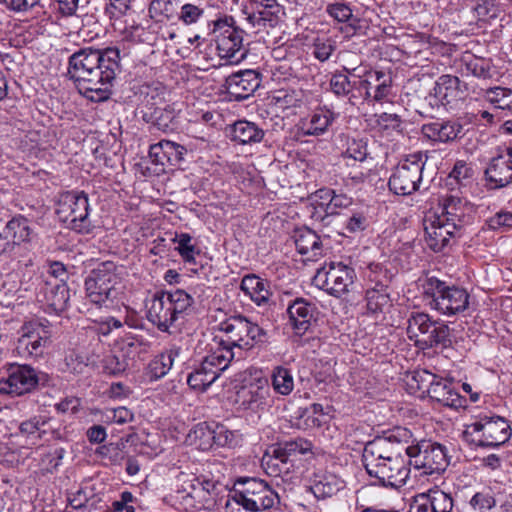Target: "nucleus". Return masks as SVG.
Masks as SVG:
<instances>
[{
  "instance_id": "55",
  "label": "nucleus",
  "mask_w": 512,
  "mask_h": 512,
  "mask_svg": "<svg viewBox=\"0 0 512 512\" xmlns=\"http://www.w3.org/2000/svg\"><path fill=\"white\" fill-rule=\"evenodd\" d=\"M367 309L372 313L383 312L390 306V294L388 291L366 289Z\"/></svg>"
},
{
  "instance_id": "23",
  "label": "nucleus",
  "mask_w": 512,
  "mask_h": 512,
  "mask_svg": "<svg viewBox=\"0 0 512 512\" xmlns=\"http://www.w3.org/2000/svg\"><path fill=\"white\" fill-rule=\"evenodd\" d=\"M249 5L247 20L258 30L276 27L285 14L277 0H249Z\"/></svg>"
},
{
  "instance_id": "14",
  "label": "nucleus",
  "mask_w": 512,
  "mask_h": 512,
  "mask_svg": "<svg viewBox=\"0 0 512 512\" xmlns=\"http://www.w3.org/2000/svg\"><path fill=\"white\" fill-rule=\"evenodd\" d=\"M214 33L218 56L225 60V64H238L246 58L247 49L243 45L242 29L224 19L215 23Z\"/></svg>"
},
{
  "instance_id": "32",
  "label": "nucleus",
  "mask_w": 512,
  "mask_h": 512,
  "mask_svg": "<svg viewBox=\"0 0 512 512\" xmlns=\"http://www.w3.org/2000/svg\"><path fill=\"white\" fill-rule=\"evenodd\" d=\"M186 148L176 142L161 140L150 146L149 157L156 164L176 166L181 163Z\"/></svg>"
},
{
  "instance_id": "29",
  "label": "nucleus",
  "mask_w": 512,
  "mask_h": 512,
  "mask_svg": "<svg viewBox=\"0 0 512 512\" xmlns=\"http://www.w3.org/2000/svg\"><path fill=\"white\" fill-rule=\"evenodd\" d=\"M462 129V125L455 120H436L424 124L421 132L430 141L447 143L456 140Z\"/></svg>"
},
{
  "instance_id": "60",
  "label": "nucleus",
  "mask_w": 512,
  "mask_h": 512,
  "mask_svg": "<svg viewBox=\"0 0 512 512\" xmlns=\"http://www.w3.org/2000/svg\"><path fill=\"white\" fill-rule=\"evenodd\" d=\"M50 306L62 311L67 308L69 302V289L66 285H56L47 296Z\"/></svg>"
},
{
  "instance_id": "34",
  "label": "nucleus",
  "mask_w": 512,
  "mask_h": 512,
  "mask_svg": "<svg viewBox=\"0 0 512 512\" xmlns=\"http://www.w3.org/2000/svg\"><path fill=\"white\" fill-rule=\"evenodd\" d=\"M294 242L297 251L307 255L308 260H316L323 255V243L315 231L309 228L297 229L294 233Z\"/></svg>"
},
{
  "instance_id": "26",
  "label": "nucleus",
  "mask_w": 512,
  "mask_h": 512,
  "mask_svg": "<svg viewBox=\"0 0 512 512\" xmlns=\"http://www.w3.org/2000/svg\"><path fill=\"white\" fill-rule=\"evenodd\" d=\"M259 73L255 70H244L230 75L227 80L228 93L240 101L251 96L260 86Z\"/></svg>"
},
{
  "instance_id": "37",
  "label": "nucleus",
  "mask_w": 512,
  "mask_h": 512,
  "mask_svg": "<svg viewBox=\"0 0 512 512\" xmlns=\"http://www.w3.org/2000/svg\"><path fill=\"white\" fill-rule=\"evenodd\" d=\"M264 135L262 128L247 120L236 121L231 127V140L241 145L260 143Z\"/></svg>"
},
{
  "instance_id": "2",
  "label": "nucleus",
  "mask_w": 512,
  "mask_h": 512,
  "mask_svg": "<svg viewBox=\"0 0 512 512\" xmlns=\"http://www.w3.org/2000/svg\"><path fill=\"white\" fill-rule=\"evenodd\" d=\"M222 336H215L209 345L218 354L227 351L232 360H240L244 353L265 342L266 332L257 323L244 316L230 317L220 323Z\"/></svg>"
},
{
  "instance_id": "21",
  "label": "nucleus",
  "mask_w": 512,
  "mask_h": 512,
  "mask_svg": "<svg viewBox=\"0 0 512 512\" xmlns=\"http://www.w3.org/2000/svg\"><path fill=\"white\" fill-rule=\"evenodd\" d=\"M425 242L434 252L442 251L450 240L460 235L455 224H449L438 217V213H428L424 218Z\"/></svg>"
},
{
  "instance_id": "28",
  "label": "nucleus",
  "mask_w": 512,
  "mask_h": 512,
  "mask_svg": "<svg viewBox=\"0 0 512 512\" xmlns=\"http://www.w3.org/2000/svg\"><path fill=\"white\" fill-rule=\"evenodd\" d=\"M485 175L495 188L504 187L512 182V162L500 146L496 148Z\"/></svg>"
},
{
  "instance_id": "10",
  "label": "nucleus",
  "mask_w": 512,
  "mask_h": 512,
  "mask_svg": "<svg viewBox=\"0 0 512 512\" xmlns=\"http://www.w3.org/2000/svg\"><path fill=\"white\" fill-rule=\"evenodd\" d=\"M410 432L405 428H396L388 435L378 436L365 444L362 460L364 467L377 462L384 463L388 459L407 456V446Z\"/></svg>"
},
{
  "instance_id": "31",
  "label": "nucleus",
  "mask_w": 512,
  "mask_h": 512,
  "mask_svg": "<svg viewBox=\"0 0 512 512\" xmlns=\"http://www.w3.org/2000/svg\"><path fill=\"white\" fill-rule=\"evenodd\" d=\"M344 487L345 481L330 471L314 473L310 484V490L317 499L330 498L344 489Z\"/></svg>"
},
{
  "instance_id": "19",
  "label": "nucleus",
  "mask_w": 512,
  "mask_h": 512,
  "mask_svg": "<svg viewBox=\"0 0 512 512\" xmlns=\"http://www.w3.org/2000/svg\"><path fill=\"white\" fill-rule=\"evenodd\" d=\"M410 464L406 455L388 459L384 463L377 462L374 465L366 466L368 475L375 479L374 484L384 487L400 488L404 486L409 478Z\"/></svg>"
},
{
  "instance_id": "6",
  "label": "nucleus",
  "mask_w": 512,
  "mask_h": 512,
  "mask_svg": "<svg viewBox=\"0 0 512 512\" xmlns=\"http://www.w3.org/2000/svg\"><path fill=\"white\" fill-rule=\"evenodd\" d=\"M311 451V442L303 438L280 442L265 451L261 465L269 476L284 478L294 470L298 456Z\"/></svg>"
},
{
  "instance_id": "9",
  "label": "nucleus",
  "mask_w": 512,
  "mask_h": 512,
  "mask_svg": "<svg viewBox=\"0 0 512 512\" xmlns=\"http://www.w3.org/2000/svg\"><path fill=\"white\" fill-rule=\"evenodd\" d=\"M407 336L421 348L438 345L446 347L450 343V331L447 325L432 320L424 312H412L407 320Z\"/></svg>"
},
{
  "instance_id": "43",
  "label": "nucleus",
  "mask_w": 512,
  "mask_h": 512,
  "mask_svg": "<svg viewBox=\"0 0 512 512\" xmlns=\"http://www.w3.org/2000/svg\"><path fill=\"white\" fill-rule=\"evenodd\" d=\"M460 71L462 75H472L477 78L491 77V62L488 59L466 54L461 59Z\"/></svg>"
},
{
  "instance_id": "61",
  "label": "nucleus",
  "mask_w": 512,
  "mask_h": 512,
  "mask_svg": "<svg viewBox=\"0 0 512 512\" xmlns=\"http://www.w3.org/2000/svg\"><path fill=\"white\" fill-rule=\"evenodd\" d=\"M336 49V42L331 38H317L313 44V55L321 62L327 61Z\"/></svg>"
},
{
  "instance_id": "64",
  "label": "nucleus",
  "mask_w": 512,
  "mask_h": 512,
  "mask_svg": "<svg viewBox=\"0 0 512 512\" xmlns=\"http://www.w3.org/2000/svg\"><path fill=\"white\" fill-rule=\"evenodd\" d=\"M409 512H434L429 493L416 495L410 503Z\"/></svg>"
},
{
  "instance_id": "39",
  "label": "nucleus",
  "mask_w": 512,
  "mask_h": 512,
  "mask_svg": "<svg viewBox=\"0 0 512 512\" xmlns=\"http://www.w3.org/2000/svg\"><path fill=\"white\" fill-rule=\"evenodd\" d=\"M369 128L382 137H389L393 132H399L402 120L394 113L373 114L367 120Z\"/></svg>"
},
{
  "instance_id": "30",
  "label": "nucleus",
  "mask_w": 512,
  "mask_h": 512,
  "mask_svg": "<svg viewBox=\"0 0 512 512\" xmlns=\"http://www.w3.org/2000/svg\"><path fill=\"white\" fill-rule=\"evenodd\" d=\"M4 233L13 244V250L22 244H30L37 237L32 221L23 215L11 218L4 227Z\"/></svg>"
},
{
  "instance_id": "62",
  "label": "nucleus",
  "mask_w": 512,
  "mask_h": 512,
  "mask_svg": "<svg viewBox=\"0 0 512 512\" xmlns=\"http://www.w3.org/2000/svg\"><path fill=\"white\" fill-rule=\"evenodd\" d=\"M495 504V498L490 491L477 492L470 500L472 508L479 512L490 510L495 506Z\"/></svg>"
},
{
  "instance_id": "38",
  "label": "nucleus",
  "mask_w": 512,
  "mask_h": 512,
  "mask_svg": "<svg viewBox=\"0 0 512 512\" xmlns=\"http://www.w3.org/2000/svg\"><path fill=\"white\" fill-rule=\"evenodd\" d=\"M240 288L258 306L267 303L271 296L268 282L255 274L244 276Z\"/></svg>"
},
{
  "instance_id": "47",
  "label": "nucleus",
  "mask_w": 512,
  "mask_h": 512,
  "mask_svg": "<svg viewBox=\"0 0 512 512\" xmlns=\"http://www.w3.org/2000/svg\"><path fill=\"white\" fill-rule=\"evenodd\" d=\"M274 391L282 396L289 395L294 389V378L291 371L283 366H276L271 373Z\"/></svg>"
},
{
  "instance_id": "33",
  "label": "nucleus",
  "mask_w": 512,
  "mask_h": 512,
  "mask_svg": "<svg viewBox=\"0 0 512 512\" xmlns=\"http://www.w3.org/2000/svg\"><path fill=\"white\" fill-rule=\"evenodd\" d=\"M289 322L296 334H304L314 317V307L303 298H297L288 306Z\"/></svg>"
},
{
  "instance_id": "24",
  "label": "nucleus",
  "mask_w": 512,
  "mask_h": 512,
  "mask_svg": "<svg viewBox=\"0 0 512 512\" xmlns=\"http://www.w3.org/2000/svg\"><path fill=\"white\" fill-rule=\"evenodd\" d=\"M467 85L457 76L444 74L435 81L432 95L444 106L455 107L467 96Z\"/></svg>"
},
{
  "instance_id": "11",
  "label": "nucleus",
  "mask_w": 512,
  "mask_h": 512,
  "mask_svg": "<svg viewBox=\"0 0 512 512\" xmlns=\"http://www.w3.org/2000/svg\"><path fill=\"white\" fill-rule=\"evenodd\" d=\"M409 464L424 475L440 474L449 465L447 448L431 440H422L407 446Z\"/></svg>"
},
{
  "instance_id": "13",
  "label": "nucleus",
  "mask_w": 512,
  "mask_h": 512,
  "mask_svg": "<svg viewBox=\"0 0 512 512\" xmlns=\"http://www.w3.org/2000/svg\"><path fill=\"white\" fill-rule=\"evenodd\" d=\"M425 166L424 156L421 152L409 154L395 167L389 178V189L396 195H410L415 192L421 183Z\"/></svg>"
},
{
  "instance_id": "63",
  "label": "nucleus",
  "mask_w": 512,
  "mask_h": 512,
  "mask_svg": "<svg viewBox=\"0 0 512 512\" xmlns=\"http://www.w3.org/2000/svg\"><path fill=\"white\" fill-rule=\"evenodd\" d=\"M327 14L338 22H347L352 17V9L344 2L330 3L326 6Z\"/></svg>"
},
{
  "instance_id": "52",
  "label": "nucleus",
  "mask_w": 512,
  "mask_h": 512,
  "mask_svg": "<svg viewBox=\"0 0 512 512\" xmlns=\"http://www.w3.org/2000/svg\"><path fill=\"white\" fill-rule=\"evenodd\" d=\"M152 117L154 125L161 131L166 132L176 128V112L170 105L156 108Z\"/></svg>"
},
{
  "instance_id": "49",
  "label": "nucleus",
  "mask_w": 512,
  "mask_h": 512,
  "mask_svg": "<svg viewBox=\"0 0 512 512\" xmlns=\"http://www.w3.org/2000/svg\"><path fill=\"white\" fill-rule=\"evenodd\" d=\"M208 434L211 436L213 443L220 447H234L242 440L241 434L228 429L223 424H217L213 430L208 431Z\"/></svg>"
},
{
  "instance_id": "57",
  "label": "nucleus",
  "mask_w": 512,
  "mask_h": 512,
  "mask_svg": "<svg viewBox=\"0 0 512 512\" xmlns=\"http://www.w3.org/2000/svg\"><path fill=\"white\" fill-rule=\"evenodd\" d=\"M178 355V349H170L157 356L150 365L155 376H165L172 368L173 362Z\"/></svg>"
},
{
  "instance_id": "22",
  "label": "nucleus",
  "mask_w": 512,
  "mask_h": 512,
  "mask_svg": "<svg viewBox=\"0 0 512 512\" xmlns=\"http://www.w3.org/2000/svg\"><path fill=\"white\" fill-rule=\"evenodd\" d=\"M235 402L239 408L258 412L270 406V388L268 380L258 378L242 386L236 393Z\"/></svg>"
},
{
  "instance_id": "44",
  "label": "nucleus",
  "mask_w": 512,
  "mask_h": 512,
  "mask_svg": "<svg viewBox=\"0 0 512 512\" xmlns=\"http://www.w3.org/2000/svg\"><path fill=\"white\" fill-rule=\"evenodd\" d=\"M367 142L363 139H348L346 149L341 153L344 164L348 167H356L367 161Z\"/></svg>"
},
{
  "instance_id": "51",
  "label": "nucleus",
  "mask_w": 512,
  "mask_h": 512,
  "mask_svg": "<svg viewBox=\"0 0 512 512\" xmlns=\"http://www.w3.org/2000/svg\"><path fill=\"white\" fill-rule=\"evenodd\" d=\"M322 200H328L326 211L329 214H337L338 209L347 208L352 204V198L345 194H336L330 189H321L318 191Z\"/></svg>"
},
{
  "instance_id": "1",
  "label": "nucleus",
  "mask_w": 512,
  "mask_h": 512,
  "mask_svg": "<svg viewBox=\"0 0 512 512\" xmlns=\"http://www.w3.org/2000/svg\"><path fill=\"white\" fill-rule=\"evenodd\" d=\"M120 70V51L84 48L69 57L68 74L78 92L92 102L108 100Z\"/></svg>"
},
{
  "instance_id": "40",
  "label": "nucleus",
  "mask_w": 512,
  "mask_h": 512,
  "mask_svg": "<svg viewBox=\"0 0 512 512\" xmlns=\"http://www.w3.org/2000/svg\"><path fill=\"white\" fill-rule=\"evenodd\" d=\"M48 418L42 415H35L24 420L19 425V435L26 439L28 444L37 445L47 433Z\"/></svg>"
},
{
  "instance_id": "54",
  "label": "nucleus",
  "mask_w": 512,
  "mask_h": 512,
  "mask_svg": "<svg viewBox=\"0 0 512 512\" xmlns=\"http://www.w3.org/2000/svg\"><path fill=\"white\" fill-rule=\"evenodd\" d=\"M215 489V483L210 480H200L198 478L195 488L189 491V497H186V508H195V500L208 502L211 492Z\"/></svg>"
},
{
  "instance_id": "25",
  "label": "nucleus",
  "mask_w": 512,
  "mask_h": 512,
  "mask_svg": "<svg viewBox=\"0 0 512 512\" xmlns=\"http://www.w3.org/2000/svg\"><path fill=\"white\" fill-rule=\"evenodd\" d=\"M471 207L468 202L457 194H451L443 199L441 213L438 217L449 224H455V229L461 230L469 223L471 218Z\"/></svg>"
},
{
  "instance_id": "4",
  "label": "nucleus",
  "mask_w": 512,
  "mask_h": 512,
  "mask_svg": "<svg viewBox=\"0 0 512 512\" xmlns=\"http://www.w3.org/2000/svg\"><path fill=\"white\" fill-rule=\"evenodd\" d=\"M193 303L192 296L182 289L157 292L147 305V320L161 332H169L184 318Z\"/></svg>"
},
{
  "instance_id": "3",
  "label": "nucleus",
  "mask_w": 512,
  "mask_h": 512,
  "mask_svg": "<svg viewBox=\"0 0 512 512\" xmlns=\"http://www.w3.org/2000/svg\"><path fill=\"white\" fill-rule=\"evenodd\" d=\"M279 503L277 492L264 480L244 478L235 483L228 495L225 512H259Z\"/></svg>"
},
{
  "instance_id": "20",
  "label": "nucleus",
  "mask_w": 512,
  "mask_h": 512,
  "mask_svg": "<svg viewBox=\"0 0 512 512\" xmlns=\"http://www.w3.org/2000/svg\"><path fill=\"white\" fill-rule=\"evenodd\" d=\"M38 383V374L31 366L11 365L7 378L0 380V393L20 396L32 391Z\"/></svg>"
},
{
  "instance_id": "42",
  "label": "nucleus",
  "mask_w": 512,
  "mask_h": 512,
  "mask_svg": "<svg viewBox=\"0 0 512 512\" xmlns=\"http://www.w3.org/2000/svg\"><path fill=\"white\" fill-rule=\"evenodd\" d=\"M351 75L344 70L335 71L330 78L329 87L333 94L337 97H348L349 103L354 105L356 96L353 94L354 80Z\"/></svg>"
},
{
  "instance_id": "18",
  "label": "nucleus",
  "mask_w": 512,
  "mask_h": 512,
  "mask_svg": "<svg viewBox=\"0 0 512 512\" xmlns=\"http://www.w3.org/2000/svg\"><path fill=\"white\" fill-rule=\"evenodd\" d=\"M218 354L214 349L204 357L201 364L188 375V385L197 391H205L220 376L232 361V356L227 351Z\"/></svg>"
},
{
  "instance_id": "15",
  "label": "nucleus",
  "mask_w": 512,
  "mask_h": 512,
  "mask_svg": "<svg viewBox=\"0 0 512 512\" xmlns=\"http://www.w3.org/2000/svg\"><path fill=\"white\" fill-rule=\"evenodd\" d=\"M116 265L113 262H102L93 269L85 280L86 296L90 302L102 305L115 297V286L118 283Z\"/></svg>"
},
{
  "instance_id": "17",
  "label": "nucleus",
  "mask_w": 512,
  "mask_h": 512,
  "mask_svg": "<svg viewBox=\"0 0 512 512\" xmlns=\"http://www.w3.org/2000/svg\"><path fill=\"white\" fill-rule=\"evenodd\" d=\"M50 336L47 320L25 322L19 330L15 351L23 358L40 357L49 343Z\"/></svg>"
},
{
  "instance_id": "58",
  "label": "nucleus",
  "mask_w": 512,
  "mask_h": 512,
  "mask_svg": "<svg viewBox=\"0 0 512 512\" xmlns=\"http://www.w3.org/2000/svg\"><path fill=\"white\" fill-rule=\"evenodd\" d=\"M473 16L479 22L486 23L498 16L499 9L495 0H478L473 7Z\"/></svg>"
},
{
  "instance_id": "56",
  "label": "nucleus",
  "mask_w": 512,
  "mask_h": 512,
  "mask_svg": "<svg viewBox=\"0 0 512 512\" xmlns=\"http://www.w3.org/2000/svg\"><path fill=\"white\" fill-rule=\"evenodd\" d=\"M205 8L198 2L194 3H181L180 11L176 18L185 25L196 24L204 16Z\"/></svg>"
},
{
  "instance_id": "45",
  "label": "nucleus",
  "mask_w": 512,
  "mask_h": 512,
  "mask_svg": "<svg viewBox=\"0 0 512 512\" xmlns=\"http://www.w3.org/2000/svg\"><path fill=\"white\" fill-rule=\"evenodd\" d=\"M473 170L464 161H457L446 178V186L451 191H460L472 180Z\"/></svg>"
},
{
  "instance_id": "46",
  "label": "nucleus",
  "mask_w": 512,
  "mask_h": 512,
  "mask_svg": "<svg viewBox=\"0 0 512 512\" xmlns=\"http://www.w3.org/2000/svg\"><path fill=\"white\" fill-rule=\"evenodd\" d=\"M484 98L497 109L512 114V89L496 86L485 90Z\"/></svg>"
},
{
  "instance_id": "12",
  "label": "nucleus",
  "mask_w": 512,
  "mask_h": 512,
  "mask_svg": "<svg viewBox=\"0 0 512 512\" xmlns=\"http://www.w3.org/2000/svg\"><path fill=\"white\" fill-rule=\"evenodd\" d=\"M466 434L471 436V441L477 446L498 447L510 439L512 432L503 417L484 415L468 425Z\"/></svg>"
},
{
  "instance_id": "53",
  "label": "nucleus",
  "mask_w": 512,
  "mask_h": 512,
  "mask_svg": "<svg viewBox=\"0 0 512 512\" xmlns=\"http://www.w3.org/2000/svg\"><path fill=\"white\" fill-rule=\"evenodd\" d=\"M173 242L177 243L175 250L179 253L184 262H196V255L199 254V251H197L196 246L192 243L190 234H176Z\"/></svg>"
},
{
  "instance_id": "5",
  "label": "nucleus",
  "mask_w": 512,
  "mask_h": 512,
  "mask_svg": "<svg viewBox=\"0 0 512 512\" xmlns=\"http://www.w3.org/2000/svg\"><path fill=\"white\" fill-rule=\"evenodd\" d=\"M426 305L445 316H454L469 306V293L465 288L450 285L434 276H428L421 283Z\"/></svg>"
},
{
  "instance_id": "41",
  "label": "nucleus",
  "mask_w": 512,
  "mask_h": 512,
  "mask_svg": "<svg viewBox=\"0 0 512 512\" xmlns=\"http://www.w3.org/2000/svg\"><path fill=\"white\" fill-rule=\"evenodd\" d=\"M310 93L302 89H281L273 96L275 105L282 110L302 108L309 104Z\"/></svg>"
},
{
  "instance_id": "48",
  "label": "nucleus",
  "mask_w": 512,
  "mask_h": 512,
  "mask_svg": "<svg viewBox=\"0 0 512 512\" xmlns=\"http://www.w3.org/2000/svg\"><path fill=\"white\" fill-rule=\"evenodd\" d=\"M435 374L427 370H416L407 376V386L412 393L419 392L421 395H425L429 392L433 381L436 379Z\"/></svg>"
},
{
  "instance_id": "27",
  "label": "nucleus",
  "mask_w": 512,
  "mask_h": 512,
  "mask_svg": "<svg viewBox=\"0 0 512 512\" xmlns=\"http://www.w3.org/2000/svg\"><path fill=\"white\" fill-rule=\"evenodd\" d=\"M336 119V114L326 106L318 107L299 121L304 136H322Z\"/></svg>"
},
{
  "instance_id": "35",
  "label": "nucleus",
  "mask_w": 512,
  "mask_h": 512,
  "mask_svg": "<svg viewBox=\"0 0 512 512\" xmlns=\"http://www.w3.org/2000/svg\"><path fill=\"white\" fill-rule=\"evenodd\" d=\"M427 395L432 400L447 407L458 408L462 406V398L453 388L452 382L439 376H436Z\"/></svg>"
},
{
  "instance_id": "8",
  "label": "nucleus",
  "mask_w": 512,
  "mask_h": 512,
  "mask_svg": "<svg viewBox=\"0 0 512 512\" xmlns=\"http://www.w3.org/2000/svg\"><path fill=\"white\" fill-rule=\"evenodd\" d=\"M56 214L68 228L80 233H90L93 225L89 218L88 195L83 191H67L60 195Z\"/></svg>"
},
{
  "instance_id": "7",
  "label": "nucleus",
  "mask_w": 512,
  "mask_h": 512,
  "mask_svg": "<svg viewBox=\"0 0 512 512\" xmlns=\"http://www.w3.org/2000/svg\"><path fill=\"white\" fill-rule=\"evenodd\" d=\"M352 78L354 87L367 103L387 101L392 96V76L389 72L367 66H344Z\"/></svg>"
},
{
  "instance_id": "50",
  "label": "nucleus",
  "mask_w": 512,
  "mask_h": 512,
  "mask_svg": "<svg viewBox=\"0 0 512 512\" xmlns=\"http://www.w3.org/2000/svg\"><path fill=\"white\" fill-rule=\"evenodd\" d=\"M180 0H153L149 5V13L152 17H162L166 20L176 18Z\"/></svg>"
},
{
  "instance_id": "36",
  "label": "nucleus",
  "mask_w": 512,
  "mask_h": 512,
  "mask_svg": "<svg viewBox=\"0 0 512 512\" xmlns=\"http://www.w3.org/2000/svg\"><path fill=\"white\" fill-rule=\"evenodd\" d=\"M101 502V495L91 485L82 486L68 496L69 505L77 512H93L99 509Z\"/></svg>"
},
{
  "instance_id": "16",
  "label": "nucleus",
  "mask_w": 512,
  "mask_h": 512,
  "mask_svg": "<svg viewBox=\"0 0 512 512\" xmlns=\"http://www.w3.org/2000/svg\"><path fill=\"white\" fill-rule=\"evenodd\" d=\"M354 279L355 271L352 267L342 262H331L317 270L313 281L328 294L340 297L349 291Z\"/></svg>"
},
{
  "instance_id": "59",
  "label": "nucleus",
  "mask_w": 512,
  "mask_h": 512,
  "mask_svg": "<svg viewBox=\"0 0 512 512\" xmlns=\"http://www.w3.org/2000/svg\"><path fill=\"white\" fill-rule=\"evenodd\" d=\"M434 512H452L454 501L451 494L439 489L428 491Z\"/></svg>"
}]
</instances>
